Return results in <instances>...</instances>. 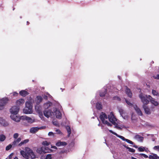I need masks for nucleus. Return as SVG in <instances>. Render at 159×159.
<instances>
[{
    "label": "nucleus",
    "instance_id": "nucleus-3",
    "mask_svg": "<svg viewBox=\"0 0 159 159\" xmlns=\"http://www.w3.org/2000/svg\"><path fill=\"white\" fill-rule=\"evenodd\" d=\"M108 118L110 121L115 126V128L119 130L121 129V128L120 127L117 126L118 124L116 123V121H117V119L115 117L112 112L111 113L110 115L108 116Z\"/></svg>",
    "mask_w": 159,
    "mask_h": 159
},
{
    "label": "nucleus",
    "instance_id": "nucleus-19",
    "mask_svg": "<svg viewBox=\"0 0 159 159\" xmlns=\"http://www.w3.org/2000/svg\"><path fill=\"white\" fill-rule=\"evenodd\" d=\"M32 108H25L23 109V111L25 113V114H31L32 113Z\"/></svg>",
    "mask_w": 159,
    "mask_h": 159
},
{
    "label": "nucleus",
    "instance_id": "nucleus-34",
    "mask_svg": "<svg viewBox=\"0 0 159 159\" xmlns=\"http://www.w3.org/2000/svg\"><path fill=\"white\" fill-rule=\"evenodd\" d=\"M138 151L140 152L146 151L145 147L141 146L138 148Z\"/></svg>",
    "mask_w": 159,
    "mask_h": 159
},
{
    "label": "nucleus",
    "instance_id": "nucleus-60",
    "mask_svg": "<svg viewBox=\"0 0 159 159\" xmlns=\"http://www.w3.org/2000/svg\"><path fill=\"white\" fill-rule=\"evenodd\" d=\"M148 87H149V86L148 85Z\"/></svg>",
    "mask_w": 159,
    "mask_h": 159
},
{
    "label": "nucleus",
    "instance_id": "nucleus-27",
    "mask_svg": "<svg viewBox=\"0 0 159 159\" xmlns=\"http://www.w3.org/2000/svg\"><path fill=\"white\" fill-rule=\"evenodd\" d=\"M66 129L68 133L67 136L68 137H69L71 134V129L69 126H67L66 127Z\"/></svg>",
    "mask_w": 159,
    "mask_h": 159
},
{
    "label": "nucleus",
    "instance_id": "nucleus-58",
    "mask_svg": "<svg viewBox=\"0 0 159 159\" xmlns=\"http://www.w3.org/2000/svg\"><path fill=\"white\" fill-rule=\"evenodd\" d=\"M157 159H159V157H158V156H157Z\"/></svg>",
    "mask_w": 159,
    "mask_h": 159
},
{
    "label": "nucleus",
    "instance_id": "nucleus-18",
    "mask_svg": "<svg viewBox=\"0 0 159 159\" xmlns=\"http://www.w3.org/2000/svg\"><path fill=\"white\" fill-rule=\"evenodd\" d=\"M20 94L24 97H25L29 94L25 90H22L19 92Z\"/></svg>",
    "mask_w": 159,
    "mask_h": 159
},
{
    "label": "nucleus",
    "instance_id": "nucleus-48",
    "mask_svg": "<svg viewBox=\"0 0 159 159\" xmlns=\"http://www.w3.org/2000/svg\"><path fill=\"white\" fill-rule=\"evenodd\" d=\"M48 135L49 136L54 135V134L52 132H50L48 133Z\"/></svg>",
    "mask_w": 159,
    "mask_h": 159
},
{
    "label": "nucleus",
    "instance_id": "nucleus-31",
    "mask_svg": "<svg viewBox=\"0 0 159 159\" xmlns=\"http://www.w3.org/2000/svg\"><path fill=\"white\" fill-rule=\"evenodd\" d=\"M96 107L98 110H100L102 109V105L100 103L98 102L96 104Z\"/></svg>",
    "mask_w": 159,
    "mask_h": 159
},
{
    "label": "nucleus",
    "instance_id": "nucleus-45",
    "mask_svg": "<svg viewBox=\"0 0 159 159\" xmlns=\"http://www.w3.org/2000/svg\"><path fill=\"white\" fill-rule=\"evenodd\" d=\"M153 149L154 150H158V151H159V146L157 145L154 146V147L153 148Z\"/></svg>",
    "mask_w": 159,
    "mask_h": 159
},
{
    "label": "nucleus",
    "instance_id": "nucleus-11",
    "mask_svg": "<svg viewBox=\"0 0 159 159\" xmlns=\"http://www.w3.org/2000/svg\"><path fill=\"white\" fill-rule=\"evenodd\" d=\"M52 110H45L43 111V114L44 116L47 118L49 117L50 115L52 114Z\"/></svg>",
    "mask_w": 159,
    "mask_h": 159
},
{
    "label": "nucleus",
    "instance_id": "nucleus-35",
    "mask_svg": "<svg viewBox=\"0 0 159 159\" xmlns=\"http://www.w3.org/2000/svg\"><path fill=\"white\" fill-rule=\"evenodd\" d=\"M107 91L106 90H105L104 92H100L99 95L100 97H103L105 96V94H106Z\"/></svg>",
    "mask_w": 159,
    "mask_h": 159
},
{
    "label": "nucleus",
    "instance_id": "nucleus-16",
    "mask_svg": "<svg viewBox=\"0 0 159 159\" xmlns=\"http://www.w3.org/2000/svg\"><path fill=\"white\" fill-rule=\"evenodd\" d=\"M134 138L137 139L139 141L142 142L143 141L144 138L143 137L139 135L136 134L134 137Z\"/></svg>",
    "mask_w": 159,
    "mask_h": 159
},
{
    "label": "nucleus",
    "instance_id": "nucleus-21",
    "mask_svg": "<svg viewBox=\"0 0 159 159\" xmlns=\"http://www.w3.org/2000/svg\"><path fill=\"white\" fill-rule=\"evenodd\" d=\"M67 143L65 142H58L56 143V145L57 146H65L66 145Z\"/></svg>",
    "mask_w": 159,
    "mask_h": 159
},
{
    "label": "nucleus",
    "instance_id": "nucleus-26",
    "mask_svg": "<svg viewBox=\"0 0 159 159\" xmlns=\"http://www.w3.org/2000/svg\"><path fill=\"white\" fill-rule=\"evenodd\" d=\"M152 155H150L148 157L150 159H157V154L153 153H152Z\"/></svg>",
    "mask_w": 159,
    "mask_h": 159
},
{
    "label": "nucleus",
    "instance_id": "nucleus-12",
    "mask_svg": "<svg viewBox=\"0 0 159 159\" xmlns=\"http://www.w3.org/2000/svg\"><path fill=\"white\" fill-rule=\"evenodd\" d=\"M25 102L24 99L21 98L17 100L16 102V106L19 107V106L22 105Z\"/></svg>",
    "mask_w": 159,
    "mask_h": 159
},
{
    "label": "nucleus",
    "instance_id": "nucleus-4",
    "mask_svg": "<svg viewBox=\"0 0 159 159\" xmlns=\"http://www.w3.org/2000/svg\"><path fill=\"white\" fill-rule=\"evenodd\" d=\"M109 131L111 133L115 135L118 138L121 139L122 140L124 141H125L127 143H128L131 144H134V143L132 141H130V140H129L128 139H125V138L123 136L118 135L117 133L113 132L112 130H109Z\"/></svg>",
    "mask_w": 159,
    "mask_h": 159
},
{
    "label": "nucleus",
    "instance_id": "nucleus-8",
    "mask_svg": "<svg viewBox=\"0 0 159 159\" xmlns=\"http://www.w3.org/2000/svg\"><path fill=\"white\" fill-rule=\"evenodd\" d=\"M11 118L15 121L19 122L20 121V118L16 115H11L10 116Z\"/></svg>",
    "mask_w": 159,
    "mask_h": 159
},
{
    "label": "nucleus",
    "instance_id": "nucleus-49",
    "mask_svg": "<svg viewBox=\"0 0 159 159\" xmlns=\"http://www.w3.org/2000/svg\"><path fill=\"white\" fill-rule=\"evenodd\" d=\"M3 125L4 126H7L8 125V124L7 122H5Z\"/></svg>",
    "mask_w": 159,
    "mask_h": 159
},
{
    "label": "nucleus",
    "instance_id": "nucleus-6",
    "mask_svg": "<svg viewBox=\"0 0 159 159\" xmlns=\"http://www.w3.org/2000/svg\"><path fill=\"white\" fill-rule=\"evenodd\" d=\"M20 107L17 106H14L10 109V112L11 115H16L18 113L20 110Z\"/></svg>",
    "mask_w": 159,
    "mask_h": 159
},
{
    "label": "nucleus",
    "instance_id": "nucleus-9",
    "mask_svg": "<svg viewBox=\"0 0 159 159\" xmlns=\"http://www.w3.org/2000/svg\"><path fill=\"white\" fill-rule=\"evenodd\" d=\"M133 107L134 110L136 111V112L139 116H143V113L142 111H141L140 108L139 107H138L137 105H134Z\"/></svg>",
    "mask_w": 159,
    "mask_h": 159
},
{
    "label": "nucleus",
    "instance_id": "nucleus-37",
    "mask_svg": "<svg viewBox=\"0 0 159 159\" xmlns=\"http://www.w3.org/2000/svg\"><path fill=\"white\" fill-rule=\"evenodd\" d=\"M103 124H106L107 125L109 126H112L111 124L110 123L108 122L107 120H105L104 121V123H102Z\"/></svg>",
    "mask_w": 159,
    "mask_h": 159
},
{
    "label": "nucleus",
    "instance_id": "nucleus-42",
    "mask_svg": "<svg viewBox=\"0 0 159 159\" xmlns=\"http://www.w3.org/2000/svg\"><path fill=\"white\" fill-rule=\"evenodd\" d=\"M12 147V145L11 144H9L6 147V150H10Z\"/></svg>",
    "mask_w": 159,
    "mask_h": 159
},
{
    "label": "nucleus",
    "instance_id": "nucleus-33",
    "mask_svg": "<svg viewBox=\"0 0 159 159\" xmlns=\"http://www.w3.org/2000/svg\"><path fill=\"white\" fill-rule=\"evenodd\" d=\"M6 139V137L3 134L0 135V141H3Z\"/></svg>",
    "mask_w": 159,
    "mask_h": 159
},
{
    "label": "nucleus",
    "instance_id": "nucleus-14",
    "mask_svg": "<svg viewBox=\"0 0 159 159\" xmlns=\"http://www.w3.org/2000/svg\"><path fill=\"white\" fill-rule=\"evenodd\" d=\"M55 114L56 118L59 119L61 118V114L59 111L56 110L55 112Z\"/></svg>",
    "mask_w": 159,
    "mask_h": 159
},
{
    "label": "nucleus",
    "instance_id": "nucleus-47",
    "mask_svg": "<svg viewBox=\"0 0 159 159\" xmlns=\"http://www.w3.org/2000/svg\"><path fill=\"white\" fill-rule=\"evenodd\" d=\"M153 77L155 79H159V74H157L156 76H154Z\"/></svg>",
    "mask_w": 159,
    "mask_h": 159
},
{
    "label": "nucleus",
    "instance_id": "nucleus-54",
    "mask_svg": "<svg viewBox=\"0 0 159 159\" xmlns=\"http://www.w3.org/2000/svg\"><path fill=\"white\" fill-rule=\"evenodd\" d=\"M124 146L125 148H126L127 149V148H129V147H128V146H127L126 145H124Z\"/></svg>",
    "mask_w": 159,
    "mask_h": 159
},
{
    "label": "nucleus",
    "instance_id": "nucleus-55",
    "mask_svg": "<svg viewBox=\"0 0 159 159\" xmlns=\"http://www.w3.org/2000/svg\"><path fill=\"white\" fill-rule=\"evenodd\" d=\"M133 147L134 148H138V146H137V145H134L133 146Z\"/></svg>",
    "mask_w": 159,
    "mask_h": 159
},
{
    "label": "nucleus",
    "instance_id": "nucleus-40",
    "mask_svg": "<svg viewBox=\"0 0 159 159\" xmlns=\"http://www.w3.org/2000/svg\"><path fill=\"white\" fill-rule=\"evenodd\" d=\"M125 102L129 106H133L134 107V106L133 104L130 103L129 101L128 100H127L126 99L125 100Z\"/></svg>",
    "mask_w": 159,
    "mask_h": 159
},
{
    "label": "nucleus",
    "instance_id": "nucleus-41",
    "mask_svg": "<svg viewBox=\"0 0 159 159\" xmlns=\"http://www.w3.org/2000/svg\"><path fill=\"white\" fill-rule=\"evenodd\" d=\"M52 155L51 154H48L46 156L45 159H51Z\"/></svg>",
    "mask_w": 159,
    "mask_h": 159
},
{
    "label": "nucleus",
    "instance_id": "nucleus-28",
    "mask_svg": "<svg viewBox=\"0 0 159 159\" xmlns=\"http://www.w3.org/2000/svg\"><path fill=\"white\" fill-rule=\"evenodd\" d=\"M21 140V138H18L16 140H14L12 144L13 145H16L17 143H18Z\"/></svg>",
    "mask_w": 159,
    "mask_h": 159
},
{
    "label": "nucleus",
    "instance_id": "nucleus-2",
    "mask_svg": "<svg viewBox=\"0 0 159 159\" xmlns=\"http://www.w3.org/2000/svg\"><path fill=\"white\" fill-rule=\"evenodd\" d=\"M139 97L143 105H146L149 103L150 99L152 98V97L151 96L143 95L142 93L140 94Z\"/></svg>",
    "mask_w": 159,
    "mask_h": 159
},
{
    "label": "nucleus",
    "instance_id": "nucleus-25",
    "mask_svg": "<svg viewBox=\"0 0 159 159\" xmlns=\"http://www.w3.org/2000/svg\"><path fill=\"white\" fill-rule=\"evenodd\" d=\"M131 119L132 122L133 123L136 122L137 121V118L135 115L132 113L131 116Z\"/></svg>",
    "mask_w": 159,
    "mask_h": 159
},
{
    "label": "nucleus",
    "instance_id": "nucleus-52",
    "mask_svg": "<svg viewBox=\"0 0 159 159\" xmlns=\"http://www.w3.org/2000/svg\"><path fill=\"white\" fill-rule=\"evenodd\" d=\"M13 95L14 96H17L18 95V93L16 92H14L13 93Z\"/></svg>",
    "mask_w": 159,
    "mask_h": 159
},
{
    "label": "nucleus",
    "instance_id": "nucleus-59",
    "mask_svg": "<svg viewBox=\"0 0 159 159\" xmlns=\"http://www.w3.org/2000/svg\"><path fill=\"white\" fill-rule=\"evenodd\" d=\"M98 126H99V125H100V124H98Z\"/></svg>",
    "mask_w": 159,
    "mask_h": 159
},
{
    "label": "nucleus",
    "instance_id": "nucleus-30",
    "mask_svg": "<svg viewBox=\"0 0 159 159\" xmlns=\"http://www.w3.org/2000/svg\"><path fill=\"white\" fill-rule=\"evenodd\" d=\"M29 141L28 139H26L24 140L23 141H21L18 145L20 146H22V145L25 144Z\"/></svg>",
    "mask_w": 159,
    "mask_h": 159
},
{
    "label": "nucleus",
    "instance_id": "nucleus-17",
    "mask_svg": "<svg viewBox=\"0 0 159 159\" xmlns=\"http://www.w3.org/2000/svg\"><path fill=\"white\" fill-rule=\"evenodd\" d=\"M126 93L127 95L130 98H132V93L131 92L130 89L127 87H126Z\"/></svg>",
    "mask_w": 159,
    "mask_h": 159
},
{
    "label": "nucleus",
    "instance_id": "nucleus-38",
    "mask_svg": "<svg viewBox=\"0 0 159 159\" xmlns=\"http://www.w3.org/2000/svg\"><path fill=\"white\" fill-rule=\"evenodd\" d=\"M127 149H128V151L129 152L134 153L135 152V150L133 148H127Z\"/></svg>",
    "mask_w": 159,
    "mask_h": 159
},
{
    "label": "nucleus",
    "instance_id": "nucleus-20",
    "mask_svg": "<svg viewBox=\"0 0 159 159\" xmlns=\"http://www.w3.org/2000/svg\"><path fill=\"white\" fill-rule=\"evenodd\" d=\"M43 98L40 96H37L36 98V103L37 104H39L42 101Z\"/></svg>",
    "mask_w": 159,
    "mask_h": 159
},
{
    "label": "nucleus",
    "instance_id": "nucleus-32",
    "mask_svg": "<svg viewBox=\"0 0 159 159\" xmlns=\"http://www.w3.org/2000/svg\"><path fill=\"white\" fill-rule=\"evenodd\" d=\"M152 93L154 95L159 96V94L158 92L155 90L152 89Z\"/></svg>",
    "mask_w": 159,
    "mask_h": 159
},
{
    "label": "nucleus",
    "instance_id": "nucleus-7",
    "mask_svg": "<svg viewBox=\"0 0 159 159\" xmlns=\"http://www.w3.org/2000/svg\"><path fill=\"white\" fill-rule=\"evenodd\" d=\"M43 127H34L31 128L30 130V133L34 134L37 132L39 129H43Z\"/></svg>",
    "mask_w": 159,
    "mask_h": 159
},
{
    "label": "nucleus",
    "instance_id": "nucleus-51",
    "mask_svg": "<svg viewBox=\"0 0 159 159\" xmlns=\"http://www.w3.org/2000/svg\"><path fill=\"white\" fill-rule=\"evenodd\" d=\"M13 153H11L9 156V158L11 159L12 158V156L13 155Z\"/></svg>",
    "mask_w": 159,
    "mask_h": 159
},
{
    "label": "nucleus",
    "instance_id": "nucleus-23",
    "mask_svg": "<svg viewBox=\"0 0 159 159\" xmlns=\"http://www.w3.org/2000/svg\"><path fill=\"white\" fill-rule=\"evenodd\" d=\"M150 101L151 102V103L153 104L155 106H157L158 105V103L154 99L152 98V99H150Z\"/></svg>",
    "mask_w": 159,
    "mask_h": 159
},
{
    "label": "nucleus",
    "instance_id": "nucleus-10",
    "mask_svg": "<svg viewBox=\"0 0 159 159\" xmlns=\"http://www.w3.org/2000/svg\"><path fill=\"white\" fill-rule=\"evenodd\" d=\"M99 117L102 123H104V121H105V119H107V115L105 113L103 112H102L101 114L100 115Z\"/></svg>",
    "mask_w": 159,
    "mask_h": 159
},
{
    "label": "nucleus",
    "instance_id": "nucleus-22",
    "mask_svg": "<svg viewBox=\"0 0 159 159\" xmlns=\"http://www.w3.org/2000/svg\"><path fill=\"white\" fill-rule=\"evenodd\" d=\"M52 105L51 102H49L46 103H44L43 105V107L45 109H48Z\"/></svg>",
    "mask_w": 159,
    "mask_h": 159
},
{
    "label": "nucleus",
    "instance_id": "nucleus-46",
    "mask_svg": "<svg viewBox=\"0 0 159 159\" xmlns=\"http://www.w3.org/2000/svg\"><path fill=\"white\" fill-rule=\"evenodd\" d=\"M140 155H141L143 156V157L145 158H147L148 157V156L147 155H146L144 154L141 153L140 154Z\"/></svg>",
    "mask_w": 159,
    "mask_h": 159
},
{
    "label": "nucleus",
    "instance_id": "nucleus-44",
    "mask_svg": "<svg viewBox=\"0 0 159 159\" xmlns=\"http://www.w3.org/2000/svg\"><path fill=\"white\" fill-rule=\"evenodd\" d=\"M19 134L18 133H16L14 134L13 135V137L14 138L16 139L18 137Z\"/></svg>",
    "mask_w": 159,
    "mask_h": 159
},
{
    "label": "nucleus",
    "instance_id": "nucleus-43",
    "mask_svg": "<svg viewBox=\"0 0 159 159\" xmlns=\"http://www.w3.org/2000/svg\"><path fill=\"white\" fill-rule=\"evenodd\" d=\"M119 112L120 113L121 115L123 114L124 113V110L121 109H120L119 110Z\"/></svg>",
    "mask_w": 159,
    "mask_h": 159
},
{
    "label": "nucleus",
    "instance_id": "nucleus-24",
    "mask_svg": "<svg viewBox=\"0 0 159 159\" xmlns=\"http://www.w3.org/2000/svg\"><path fill=\"white\" fill-rule=\"evenodd\" d=\"M22 117L24 119L27 120L29 123H32L33 122L32 119L30 117L27 116H22Z\"/></svg>",
    "mask_w": 159,
    "mask_h": 159
},
{
    "label": "nucleus",
    "instance_id": "nucleus-29",
    "mask_svg": "<svg viewBox=\"0 0 159 159\" xmlns=\"http://www.w3.org/2000/svg\"><path fill=\"white\" fill-rule=\"evenodd\" d=\"M32 108V105H31V103L29 102H27L25 103V108Z\"/></svg>",
    "mask_w": 159,
    "mask_h": 159
},
{
    "label": "nucleus",
    "instance_id": "nucleus-36",
    "mask_svg": "<svg viewBox=\"0 0 159 159\" xmlns=\"http://www.w3.org/2000/svg\"><path fill=\"white\" fill-rule=\"evenodd\" d=\"M42 144L43 145L48 146L50 144V143L48 142L47 141H43Z\"/></svg>",
    "mask_w": 159,
    "mask_h": 159
},
{
    "label": "nucleus",
    "instance_id": "nucleus-57",
    "mask_svg": "<svg viewBox=\"0 0 159 159\" xmlns=\"http://www.w3.org/2000/svg\"><path fill=\"white\" fill-rule=\"evenodd\" d=\"M14 159H19L17 157H15L14 158Z\"/></svg>",
    "mask_w": 159,
    "mask_h": 159
},
{
    "label": "nucleus",
    "instance_id": "nucleus-39",
    "mask_svg": "<svg viewBox=\"0 0 159 159\" xmlns=\"http://www.w3.org/2000/svg\"><path fill=\"white\" fill-rule=\"evenodd\" d=\"M113 99L114 100H117L119 101H120L121 100V99L119 97L117 96H115L113 98Z\"/></svg>",
    "mask_w": 159,
    "mask_h": 159
},
{
    "label": "nucleus",
    "instance_id": "nucleus-56",
    "mask_svg": "<svg viewBox=\"0 0 159 159\" xmlns=\"http://www.w3.org/2000/svg\"><path fill=\"white\" fill-rule=\"evenodd\" d=\"M29 24H30V22L28 21H27V25H29Z\"/></svg>",
    "mask_w": 159,
    "mask_h": 159
},
{
    "label": "nucleus",
    "instance_id": "nucleus-1",
    "mask_svg": "<svg viewBox=\"0 0 159 159\" xmlns=\"http://www.w3.org/2000/svg\"><path fill=\"white\" fill-rule=\"evenodd\" d=\"M25 151L21 150L20 153L21 155L26 159H33L36 158V156L33 150L30 148L26 147L25 148Z\"/></svg>",
    "mask_w": 159,
    "mask_h": 159
},
{
    "label": "nucleus",
    "instance_id": "nucleus-13",
    "mask_svg": "<svg viewBox=\"0 0 159 159\" xmlns=\"http://www.w3.org/2000/svg\"><path fill=\"white\" fill-rule=\"evenodd\" d=\"M143 108L146 114L148 115H150L151 113L149 108L146 105H143Z\"/></svg>",
    "mask_w": 159,
    "mask_h": 159
},
{
    "label": "nucleus",
    "instance_id": "nucleus-5",
    "mask_svg": "<svg viewBox=\"0 0 159 159\" xmlns=\"http://www.w3.org/2000/svg\"><path fill=\"white\" fill-rule=\"evenodd\" d=\"M8 100L7 98H3L0 99V110L4 109L5 106L7 103Z\"/></svg>",
    "mask_w": 159,
    "mask_h": 159
},
{
    "label": "nucleus",
    "instance_id": "nucleus-50",
    "mask_svg": "<svg viewBox=\"0 0 159 159\" xmlns=\"http://www.w3.org/2000/svg\"><path fill=\"white\" fill-rule=\"evenodd\" d=\"M56 131L58 134H60L61 133V131L59 129H56Z\"/></svg>",
    "mask_w": 159,
    "mask_h": 159
},
{
    "label": "nucleus",
    "instance_id": "nucleus-15",
    "mask_svg": "<svg viewBox=\"0 0 159 159\" xmlns=\"http://www.w3.org/2000/svg\"><path fill=\"white\" fill-rule=\"evenodd\" d=\"M45 148L44 147L39 148L37 149V152H38L40 154L42 153H46L47 152L45 151Z\"/></svg>",
    "mask_w": 159,
    "mask_h": 159
},
{
    "label": "nucleus",
    "instance_id": "nucleus-53",
    "mask_svg": "<svg viewBox=\"0 0 159 159\" xmlns=\"http://www.w3.org/2000/svg\"><path fill=\"white\" fill-rule=\"evenodd\" d=\"M52 148L55 149H57V147L55 146H53L52 147Z\"/></svg>",
    "mask_w": 159,
    "mask_h": 159
}]
</instances>
